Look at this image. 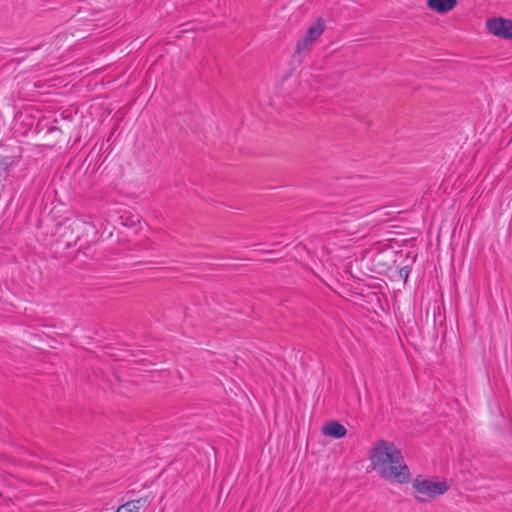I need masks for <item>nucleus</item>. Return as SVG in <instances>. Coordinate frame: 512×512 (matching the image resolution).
Instances as JSON below:
<instances>
[{
  "label": "nucleus",
  "instance_id": "1",
  "mask_svg": "<svg viewBox=\"0 0 512 512\" xmlns=\"http://www.w3.org/2000/svg\"><path fill=\"white\" fill-rule=\"evenodd\" d=\"M372 467L384 479L406 484L411 480L408 466L403 462L401 451L386 440H378L371 451Z\"/></svg>",
  "mask_w": 512,
  "mask_h": 512
},
{
  "label": "nucleus",
  "instance_id": "2",
  "mask_svg": "<svg viewBox=\"0 0 512 512\" xmlns=\"http://www.w3.org/2000/svg\"><path fill=\"white\" fill-rule=\"evenodd\" d=\"M90 216L65 219L56 229L57 241L64 248L77 247V252L88 255L87 250L98 241V230Z\"/></svg>",
  "mask_w": 512,
  "mask_h": 512
},
{
  "label": "nucleus",
  "instance_id": "3",
  "mask_svg": "<svg viewBox=\"0 0 512 512\" xmlns=\"http://www.w3.org/2000/svg\"><path fill=\"white\" fill-rule=\"evenodd\" d=\"M412 487L415 491V498L420 503H427L435 499L437 496L443 495L449 489V484L444 481H433L418 475Z\"/></svg>",
  "mask_w": 512,
  "mask_h": 512
},
{
  "label": "nucleus",
  "instance_id": "4",
  "mask_svg": "<svg viewBox=\"0 0 512 512\" xmlns=\"http://www.w3.org/2000/svg\"><path fill=\"white\" fill-rule=\"evenodd\" d=\"M35 133L40 146L53 148L59 143L62 130L47 120H39L35 127Z\"/></svg>",
  "mask_w": 512,
  "mask_h": 512
},
{
  "label": "nucleus",
  "instance_id": "5",
  "mask_svg": "<svg viewBox=\"0 0 512 512\" xmlns=\"http://www.w3.org/2000/svg\"><path fill=\"white\" fill-rule=\"evenodd\" d=\"M486 29L494 36L512 40V19L504 17H493L486 21Z\"/></svg>",
  "mask_w": 512,
  "mask_h": 512
},
{
  "label": "nucleus",
  "instance_id": "6",
  "mask_svg": "<svg viewBox=\"0 0 512 512\" xmlns=\"http://www.w3.org/2000/svg\"><path fill=\"white\" fill-rule=\"evenodd\" d=\"M322 433L334 439H341L346 435L347 429L340 422L331 420L323 425Z\"/></svg>",
  "mask_w": 512,
  "mask_h": 512
},
{
  "label": "nucleus",
  "instance_id": "7",
  "mask_svg": "<svg viewBox=\"0 0 512 512\" xmlns=\"http://www.w3.org/2000/svg\"><path fill=\"white\" fill-rule=\"evenodd\" d=\"M457 5V0H427V6L440 14L453 10Z\"/></svg>",
  "mask_w": 512,
  "mask_h": 512
},
{
  "label": "nucleus",
  "instance_id": "8",
  "mask_svg": "<svg viewBox=\"0 0 512 512\" xmlns=\"http://www.w3.org/2000/svg\"><path fill=\"white\" fill-rule=\"evenodd\" d=\"M325 28V22L322 18H318L315 22V24L311 25L306 33L308 34L309 38H312L314 41H316L324 32Z\"/></svg>",
  "mask_w": 512,
  "mask_h": 512
},
{
  "label": "nucleus",
  "instance_id": "9",
  "mask_svg": "<svg viewBox=\"0 0 512 512\" xmlns=\"http://www.w3.org/2000/svg\"><path fill=\"white\" fill-rule=\"evenodd\" d=\"M313 42H314V40L312 38H309L308 34L305 33V35L300 40H298V42L296 43L295 50H294V56L301 54Z\"/></svg>",
  "mask_w": 512,
  "mask_h": 512
},
{
  "label": "nucleus",
  "instance_id": "10",
  "mask_svg": "<svg viewBox=\"0 0 512 512\" xmlns=\"http://www.w3.org/2000/svg\"><path fill=\"white\" fill-rule=\"evenodd\" d=\"M140 506L135 505L132 501H128L117 508L116 512H139Z\"/></svg>",
  "mask_w": 512,
  "mask_h": 512
},
{
  "label": "nucleus",
  "instance_id": "11",
  "mask_svg": "<svg viewBox=\"0 0 512 512\" xmlns=\"http://www.w3.org/2000/svg\"><path fill=\"white\" fill-rule=\"evenodd\" d=\"M132 502L135 503V505H139L140 508L146 507L149 504L147 497L139 498L137 500H132Z\"/></svg>",
  "mask_w": 512,
  "mask_h": 512
},
{
  "label": "nucleus",
  "instance_id": "12",
  "mask_svg": "<svg viewBox=\"0 0 512 512\" xmlns=\"http://www.w3.org/2000/svg\"><path fill=\"white\" fill-rule=\"evenodd\" d=\"M409 272L410 269L408 267L400 269V275L403 276L405 280L408 278Z\"/></svg>",
  "mask_w": 512,
  "mask_h": 512
},
{
  "label": "nucleus",
  "instance_id": "13",
  "mask_svg": "<svg viewBox=\"0 0 512 512\" xmlns=\"http://www.w3.org/2000/svg\"><path fill=\"white\" fill-rule=\"evenodd\" d=\"M263 99H264L265 104H267V105H271L272 104L271 103V98L266 97V98H263Z\"/></svg>",
  "mask_w": 512,
  "mask_h": 512
}]
</instances>
